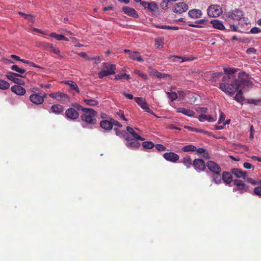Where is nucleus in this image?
<instances>
[{"instance_id":"1","label":"nucleus","mask_w":261,"mask_h":261,"mask_svg":"<svg viewBox=\"0 0 261 261\" xmlns=\"http://www.w3.org/2000/svg\"><path fill=\"white\" fill-rule=\"evenodd\" d=\"M224 71L225 75L223 76V83H220L219 88L226 94L232 96L240 88L245 89L252 85L249 75L245 72L239 73L238 79H236L234 73L237 69L226 68H224Z\"/></svg>"},{"instance_id":"2","label":"nucleus","mask_w":261,"mask_h":261,"mask_svg":"<svg viewBox=\"0 0 261 261\" xmlns=\"http://www.w3.org/2000/svg\"><path fill=\"white\" fill-rule=\"evenodd\" d=\"M81 109L84 113L81 116L82 121V125L84 128H91L92 125L96 123V112L92 109L84 108L79 106L77 108Z\"/></svg>"},{"instance_id":"3","label":"nucleus","mask_w":261,"mask_h":261,"mask_svg":"<svg viewBox=\"0 0 261 261\" xmlns=\"http://www.w3.org/2000/svg\"><path fill=\"white\" fill-rule=\"evenodd\" d=\"M243 15V13L242 11L239 9H235L225 13L224 17L227 20L231 19L234 20H238L239 21L240 24L241 21H244L245 23H247V18L244 17Z\"/></svg>"},{"instance_id":"4","label":"nucleus","mask_w":261,"mask_h":261,"mask_svg":"<svg viewBox=\"0 0 261 261\" xmlns=\"http://www.w3.org/2000/svg\"><path fill=\"white\" fill-rule=\"evenodd\" d=\"M122 134L123 138L126 141L125 145L127 147L132 150L137 149L139 147L140 143L137 141L138 140L129 137L128 134L125 131L123 130Z\"/></svg>"},{"instance_id":"5","label":"nucleus","mask_w":261,"mask_h":261,"mask_svg":"<svg viewBox=\"0 0 261 261\" xmlns=\"http://www.w3.org/2000/svg\"><path fill=\"white\" fill-rule=\"evenodd\" d=\"M207 15L212 17H216L220 16L222 13L221 7L217 5H211L207 10Z\"/></svg>"},{"instance_id":"6","label":"nucleus","mask_w":261,"mask_h":261,"mask_svg":"<svg viewBox=\"0 0 261 261\" xmlns=\"http://www.w3.org/2000/svg\"><path fill=\"white\" fill-rule=\"evenodd\" d=\"M188 9V5L185 3H178L174 5L173 11L176 13L181 14Z\"/></svg>"},{"instance_id":"7","label":"nucleus","mask_w":261,"mask_h":261,"mask_svg":"<svg viewBox=\"0 0 261 261\" xmlns=\"http://www.w3.org/2000/svg\"><path fill=\"white\" fill-rule=\"evenodd\" d=\"M16 76H20L21 77H23V75H21L19 74H16L15 73H13L12 72H9L6 75V76L8 79L12 81L14 83L18 85L23 84L24 82L21 79L16 78L15 77Z\"/></svg>"},{"instance_id":"8","label":"nucleus","mask_w":261,"mask_h":261,"mask_svg":"<svg viewBox=\"0 0 261 261\" xmlns=\"http://www.w3.org/2000/svg\"><path fill=\"white\" fill-rule=\"evenodd\" d=\"M193 166L197 172L204 171L205 168V164L202 159H195L193 162Z\"/></svg>"},{"instance_id":"9","label":"nucleus","mask_w":261,"mask_h":261,"mask_svg":"<svg viewBox=\"0 0 261 261\" xmlns=\"http://www.w3.org/2000/svg\"><path fill=\"white\" fill-rule=\"evenodd\" d=\"M66 117L70 120H75L79 116V112L73 108H68L65 112Z\"/></svg>"},{"instance_id":"10","label":"nucleus","mask_w":261,"mask_h":261,"mask_svg":"<svg viewBox=\"0 0 261 261\" xmlns=\"http://www.w3.org/2000/svg\"><path fill=\"white\" fill-rule=\"evenodd\" d=\"M163 157L168 161L176 163L179 159L178 154L174 152H166L163 154Z\"/></svg>"},{"instance_id":"11","label":"nucleus","mask_w":261,"mask_h":261,"mask_svg":"<svg viewBox=\"0 0 261 261\" xmlns=\"http://www.w3.org/2000/svg\"><path fill=\"white\" fill-rule=\"evenodd\" d=\"M142 6L151 13L156 12L158 9V6L154 2H142Z\"/></svg>"},{"instance_id":"12","label":"nucleus","mask_w":261,"mask_h":261,"mask_svg":"<svg viewBox=\"0 0 261 261\" xmlns=\"http://www.w3.org/2000/svg\"><path fill=\"white\" fill-rule=\"evenodd\" d=\"M233 185L236 186L237 188L236 189H233V191H247L248 187L246 185L243 181L241 180L236 179L233 180Z\"/></svg>"},{"instance_id":"13","label":"nucleus","mask_w":261,"mask_h":261,"mask_svg":"<svg viewBox=\"0 0 261 261\" xmlns=\"http://www.w3.org/2000/svg\"><path fill=\"white\" fill-rule=\"evenodd\" d=\"M30 101L35 105H40L43 102V97L39 93H34L29 97Z\"/></svg>"},{"instance_id":"14","label":"nucleus","mask_w":261,"mask_h":261,"mask_svg":"<svg viewBox=\"0 0 261 261\" xmlns=\"http://www.w3.org/2000/svg\"><path fill=\"white\" fill-rule=\"evenodd\" d=\"M206 165L208 169L210 170V171H211L213 173L218 172H221V171L220 167L217 164H216L215 162L213 161H208L206 163Z\"/></svg>"},{"instance_id":"15","label":"nucleus","mask_w":261,"mask_h":261,"mask_svg":"<svg viewBox=\"0 0 261 261\" xmlns=\"http://www.w3.org/2000/svg\"><path fill=\"white\" fill-rule=\"evenodd\" d=\"M198 119L200 122L207 121L210 122H213L217 120V116L216 115L212 116L211 115H206L205 114H201L198 116Z\"/></svg>"},{"instance_id":"16","label":"nucleus","mask_w":261,"mask_h":261,"mask_svg":"<svg viewBox=\"0 0 261 261\" xmlns=\"http://www.w3.org/2000/svg\"><path fill=\"white\" fill-rule=\"evenodd\" d=\"M189 16L192 19H198L200 18L202 15V12L199 9H193L190 10L188 13Z\"/></svg>"},{"instance_id":"17","label":"nucleus","mask_w":261,"mask_h":261,"mask_svg":"<svg viewBox=\"0 0 261 261\" xmlns=\"http://www.w3.org/2000/svg\"><path fill=\"white\" fill-rule=\"evenodd\" d=\"M111 68H110L109 70L102 69L99 71L98 73V77L100 79H102L105 76H107L108 75L115 74L114 67L113 66H111Z\"/></svg>"},{"instance_id":"18","label":"nucleus","mask_w":261,"mask_h":261,"mask_svg":"<svg viewBox=\"0 0 261 261\" xmlns=\"http://www.w3.org/2000/svg\"><path fill=\"white\" fill-rule=\"evenodd\" d=\"M122 11L125 14L134 18H136L138 16L136 11L132 8L124 7L122 8Z\"/></svg>"},{"instance_id":"19","label":"nucleus","mask_w":261,"mask_h":261,"mask_svg":"<svg viewBox=\"0 0 261 261\" xmlns=\"http://www.w3.org/2000/svg\"><path fill=\"white\" fill-rule=\"evenodd\" d=\"M135 101L138 104L140 107L145 110V111L147 110H148L149 108L148 104L145 101V99L142 97H135Z\"/></svg>"},{"instance_id":"20","label":"nucleus","mask_w":261,"mask_h":261,"mask_svg":"<svg viewBox=\"0 0 261 261\" xmlns=\"http://www.w3.org/2000/svg\"><path fill=\"white\" fill-rule=\"evenodd\" d=\"M11 90L17 95H23L25 93V89L20 85L12 86Z\"/></svg>"},{"instance_id":"21","label":"nucleus","mask_w":261,"mask_h":261,"mask_svg":"<svg viewBox=\"0 0 261 261\" xmlns=\"http://www.w3.org/2000/svg\"><path fill=\"white\" fill-rule=\"evenodd\" d=\"M231 173L238 178H245L247 174L246 171H243L241 169L238 168H233L231 169Z\"/></svg>"},{"instance_id":"22","label":"nucleus","mask_w":261,"mask_h":261,"mask_svg":"<svg viewBox=\"0 0 261 261\" xmlns=\"http://www.w3.org/2000/svg\"><path fill=\"white\" fill-rule=\"evenodd\" d=\"M126 130L130 134L132 135L133 138L135 139L141 141L144 140V139L141 137L138 134H137L132 127L129 126H127Z\"/></svg>"},{"instance_id":"23","label":"nucleus","mask_w":261,"mask_h":261,"mask_svg":"<svg viewBox=\"0 0 261 261\" xmlns=\"http://www.w3.org/2000/svg\"><path fill=\"white\" fill-rule=\"evenodd\" d=\"M100 126L103 129L106 130H110L112 128V124H111V120H102L100 122Z\"/></svg>"},{"instance_id":"24","label":"nucleus","mask_w":261,"mask_h":261,"mask_svg":"<svg viewBox=\"0 0 261 261\" xmlns=\"http://www.w3.org/2000/svg\"><path fill=\"white\" fill-rule=\"evenodd\" d=\"M177 112L189 117H193L195 114V113L193 111L184 108H178Z\"/></svg>"},{"instance_id":"25","label":"nucleus","mask_w":261,"mask_h":261,"mask_svg":"<svg viewBox=\"0 0 261 261\" xmlns=\"http://www.w3.org/2000/svg\"><path fill=\"white\" fill-rule=\"evenodd\" d=\"M222 179L225 183L229 184L232 181L231 174L228 172H224L222 174Z\"/></svg>"},{"instance_id":"26","label":"nucleus","mask_w":261,"mask_h":261,"mask_svg":"<svg viewBox=\"0 0 261 261\" xmlns=\"http://www.w3.org/2000/svg\"><path fill=\"white\" fill-rule=\"evenodd\" d=\"M211 23L212 24L213 27L214 28L221 30L225 29V27L222 22L218 19L212 20Z\"/></svg>"},{"instance_id":"27","label":"nucleus","mask_w":261,"mask_h":261,"mask_svg":"<svg viewBox=\"0 0 261 261\" xmlns=\"http://www.w3.org/2000/svg\"><path fill=\"white\" fill-rule=\"evenodd\" d=\"M64 83L70 86L71 89L74 90L77 93L80 92L79 87L76 83L72 81H66Z\"/></svg>"},{"instance_id":"28","label":"nucleus","mask_w":261,"mask_h":261,"mask_svg":"<svg viewBox=\"0 0 261 261\" xmlns=\"http://www.w3.org/2000/svg\"><path fill=\"white\" fill-rule=\"evenodd\" d=\"M206 23V20L205 19H201L195 21V23H189L188 25L191 27L199 28L202 27L200 24L204 25Z\"/></svg>"},{"instance_id":"29","label":"nucleus","mask_w":261,"mask_h":261,"mask_svg":"<svg viewBox=\"0 0 261 261\" xmlns=\"http://www.w3.org/2000/svg\"><path fill=\"white\" fill-rule=\"evenodd\" d=\"M57 100L62 102H66L69 101V97L64 93L58 92Z\"/></svg>"},{"instance_id":"30","label":"nucleus","mask_w":261,"mask_h":261,"mask_svg":"<svg viewBox=\"0 0 261 261\" xmlns=\"http://www.w3.org/2000/svg\"><path fill=\"white\" fill-rule=\"evenodd\" d=\"M51 110L53 113L59 114L63 111V107L60 105H54L51 107Z\"/></svg>"},{"instance_id":"31","label":"nucleus","mask_w":261,"mask_h":261,"mask_svg":"<svg viewBox=\"0 0 261 261\" xmlns=\"http://www.w3.org/2000/svg\"><path fill=\"white\" fill-rule=\"evenodd\" d=\"M243 89H244L240 88L239 90H238V92L234 97V99L239 102H241L244 100V97L243 96L242 91Z\"/></svg>"},{"instance_id":"32","label":"nucleus","mask_w":261,"mask_h":261,"mask_svg":"<svg viewBox=\"0 0 261 261\" xmlns=\"http://www.w3.org/2000/svg\"><path fill=\"white\" fill-rule=\"evenodd\" d=\"M129 58L133 60H137L138 62H142L143 59L138 51H134L129 54Z\"/></svg>"},{"instance_id":"33","label":"nucleus","mask_w":261,"mask_h":261,"mask_svg":"<svg viewBox=\"0 0 261 261\" xmlns=\"http://www.w3.org/2000/svg\"><path fill=\"white\" fill-rule=\"evenodd\" d=\"M220 172H221L214 173L212 175L213 181L216 184H220L222 182V177Z\"/></svg>"},{"instance_id":"34","label":"nucleus","mask_w":261,"mask_h":261,"mask_svg":"<svg viewBox=\"0 0 261 261\" xmlns=\"http://www.w3.org/2000/svg\"><path fill=\"white\" fill-rule=\"evenodd\" d=\"M196 146L192 144L186 145L181 148V150L184 152H194L196 151Z\"/></svg>"},{"instance_id":"35","label":"nucleus","mask_w":261,"mask_h":261,"mask_svg":"<svg viewBox=\"0 0 261 261\" xmlns=\"http://www.w3.org/2000/svg\"><path fill=\"white\" fill-rule=\"evenodd\" d=\"M181 163H183L184 165L186 166L187 168H190L192 165V161L190 156L188 155L185 156L182 159Z\"/></svg>"},{"instance_id":"36","label":"nucleus","mask_w":261,"mask_h":261,"mask_svg":"<svg viewBox=\"0 0 261 261\" xmlns=\"http://www.w3.org/2000/svg\"><path fill=\"white\" fill-rule=\"evenodd\" d=\"M130 79L129 75L126 73H120L118 74L115 75L114 80H120L125 79L126 80H128Z\"/></svg>"},{"instance_id":"37","label":"nucleus","mask_w":261,"mask_h":261,"mask_svg":"<svg viewBox=\"0 0 261 261\" xmlns=\"http://www.w3.org/2000/svg\"><path fill=\"white\" fill-rule=\"evenodd\" d=\"M84 101L86 105L91 107L96 106L98 103V101L94 99L85 98Z\"/></svg>"},{"instance_id":"38","label":"nucleus","mask_w":261,"mask_h":261,"mask_svg":"<svg viewBox=\"0 0 261 261\" xmlns=\"http://www.w3.org/2000/svg\"><path fill=\"white\" fill-rule=\"evenodd\" d=\"M11 69L12 70L18 72L17 74H19L22 75V74H24L25 72V70L18 67L17 65H14L11 66Z\"/></svg>"},{"instance_id":"39","label":"nucleus","mask_w":261,"mask_h":261,"mask_svg":"<svg viewBox=\"0 0 261 261\" xmlns=\"http://www.w3.org/2000/svg\"><path fill=\"white\" fill-rule=\"evenodd\" d=\"M10 87V84L6 81L0 80V89L2 90L8 89Z\"/></svg>"},{"instance_id":"40","label":"nucleus","mask_w":261,"mask_h":261,"mask_svg":"<svg viewBox=\"0 0 261 261\" xmlns=\"http://www.w3.org/2000/svg\"><path fill=\"white\" fill-rule=\"evenodd\" d=\"M142 146L145 149H152L154 146V144L151 141H145L142 143Z\"/></svg>"},{"instance_id":"41","label":"nucleus","mask_w":261,"mask_h":261,"mask_svg":"<svg viewBox=\"0 0 261 261\" xmlns=\"http://www.w3.org/2000/svg\"><path fill=\"white\" fill-rule=\"evenodd\" d=\"M166 94L171 101H173L177 98V94L175 92H167Z\"/></svg>"},{"instance_id":"42","label":"nucleus","mask_w":261,"mask_h":261,"mask_svg":"<svg viewBox=\"0 0 261 261\" xmlns=\"http://www.w3.org/2000/svg\"><path fill=\"white\" fill-rule=\"evenodd\" d=\"M156 28L162 29H166V30H177L178 28L177 27H171L169 25H156Z\"/></svg>"},{"instance_id":"43","label":"nucleus","mask_w":261,"mask_h":261,"mask_svg":"<svg viewBox=\"0 0 261 261\" xmlns=\"http://www.w3.org/2000/svg\"><path fill=\"white\" fill-rule=\"evenodd\" d=\"M134 73H135V74L138 75L140 77H142L144 80H147V77H148L146 73L141 71L140 70H139L138 69H135L134 71Z\"/></svg>"},{"instance_id":"44","label":"nucleus","mask_w":261,"mask_h":261,"mask_svg":"<svg viewBox=\"0 0 261 261\" xmlns=\"http://www.w3.org/2000/svg\"><path fill=\"white\" fill-rule=\"evenodd\" d=\"M196 152L200 154H203L202 155V156L205 158H207L208 157V153L206 152V150L202 148H199L197 149L196 150Z\"/></svg>"},{"instance_id":"45","label":"nucleus","mask_w":261,"mask_h":261,"mask_svg":"<svg viewBox=\"0 0 261 261\" xmlns=\"http://www.w3.org/2000/svg\"><path fill=\"white\" fill-rule=\"evenodd\" d=\"M101 65H102V67L103 68V69H106L107 70H109L110 68L112 67L111 66H114V72L115 73V70L116 69L115 65L112 64H109L107 63H102Z\"/></svg>"},{"instance_id":"46","label":"nucleus","mask_w":261,"mask_h":261,"mask_svg":"<svg viewBox=\"0 0 261 261\" xmlns=\"http://www.w3.org/2000/svg\"><path fill=\"white\" fill-rule=\"evenodd\" d=\"M87 60L93 61L95 64H98L101 62V59L99 56L94 57H87Z\"/></svg>"},{"instance_id":"47","label":"nucleus","mask_w":261,"mask_h":261,"mask_svg":"<svg viewBox=\"0 0 261 261\" xmlns=\"http://www.w3.org/2000/svg\"><path fill=\"white\" fill-rule=\"evenodd\" d=\"M49 36L55 38L58 41L62 40L63 38V36L62 35H59L56 33H51L49 34Z\"/></svg>"},{"instance_id":"48","label":"nucleus","mask_w":261,"mask_h":261,"mask_svg":"<svg viewBox=\"0 0 261 261\" xmlns=\"http://www.w3.org/2000/svg\"><path fill=\"white\" fill-rule=\"evenodd\" d=\"M253 194L261 197V187H257L254 188Z\"/></svg>"},{"instance_id":"49","label":"nucleus","mask_w":261,"mask_h":261,"mask_svg":"<svg viewBox=\"0 0 261 261\" xmlns=\"http://www.w3.org/2000/svg\"><path fill=\"white\" fill-rule=\"evenodd\" d=\"M170 75L168 74H165L163 73L160 72L158 71L156 75H155V77H156L158 79H164L166 77L169 76Z\"/></svg>"},{"instance_id":"50","label":"nucleus","mask_w":261,"mask_h":261,"mask_svg":"<svg viewBox=\"0 0 261 261\" xmlns=\"http://www.w3.org/2000/svg\"><path fill=\"white\" fill-rule=\"evenodd\" d=\"M21 62L23 63L27 64L29 65L30 66H33V67H38L37 65H36L34 63H33V62H31L30 61H29V60H25L23 59L22 60H21Z\"/></svg>"},{"instance_id":"51","label":"nucleus","mask_w":261,"mask_h":261,"mask_svg":"<svg viewBox=\"0 0 261 261\" xmlns=\"http://www.w3.org/2000/svg\"><path fill=\"white\" fill-rule=\"evenodd\" d=\"M225 119V115L224 113L220 111V117L218 120V123L220 124L223 122Z\"/></svg>"},{"instance_id":"52","label":"nucleus","mask_w":261,"mask_h":261,"mask_svg":"<svg viewBox=\"0 0 261 261\" xmlns=\"http://www.w3.org/2000/svg\"><path fill=\"white\" fill-rule=\"evenodd\" d=\"M110 120L111 124H112V126L113 125L117 126L119 127H121L122 126V125L118 121L112 118Z\"/></svg>"},{"instance_id":"53","label":"nucleus","mask_w":261,"mask_h":261,"mask_svg":"<svg viewBox=\"0 0 261 261\" xmlns=\"http://www.w3.org/2000/svg\"><path fill=\"white\" fill-rule=\"evenodd\" d=\"M247 181L249 183L251 184L252 185H259V180H255L251 178H247Z\"/></svg>"},{"instance_id":"54","label":"nucleus","mask_w":261,"mask_h":261,"mask_svg":"<svg viewBox=\"0 0 261 261\" xmlns=\"http://www.w3.org/2000/svg\"><path fill=\"white\" fill-rule=\"evenodd\" d=\"M54 47L55 46L53 45V44H49V43L46 44L44 46L45 48L47 50L50 51V52H51L53 51Z\"/></svg>"},{"instance_id":"55","label":"nucleus","mask_w":261,"mask_h":261,"mask_svg":"<svg viewBox=\"0 0 261 261\" xmlns=\"http://www.w3.org/2000/svg\"><path fill=\"white\" fill-rule=\"evenodd\" d=\"M260 32H261V30L257 27H253L250 31V32L252 34H257Z\"/></svg>"},{"instance_id":"56","label":"nucleus","mask_w":261,"mask_h":261,"mask_svg":"<svg viewBox=\"0 0 261 261\" xmlns=\"http://www.w3.org/2000/svg\"><path fill=\"white\" fill-rule=\"evenodd\" d=\"M156 149L159 151H165L166 148L163 145L158 144L155 146Z\"/></svg>"},{"instance_id":"57","label":"nucleus","mask_w":261,"mask_h":261,"mask_svg":"<svg viewBox=\"0 0 261 261\" xmlns=\"http://www.w3.org/2000/svg\"><path fill=\"white\" fill-rule=\"evenodd\" d=\"M117 115L119 116V117L125 121H127V119L125 118L124 115L123 114V112L122 111L119 110V112L117 113Z\"/></svg>"},{"instance_id":"58","label":"nucleus","mask_w":261,"mask_h":261,"mask_svg":"<svg viewBox=\"0 0 261 261\" xmlns=\"http://www.w3.org/2000/svg\"><path fill=\"white\" fill-rule=\"evenodd\" d=\"M243 166L245 168L249 169L251 168H254V167L249 163L245 162L243 164Z\"/></svg>"},{"instance_id":"59","label":"nucleus","mask_w":261,"mask_h":261,"mask_svg":"<svg viewBox=\"0 0 261 261\" xmlns=\"http://www.w3.org/2000/svg\"><path fill=\"white\" fill-rule=\"evenodd\" d=\"M246 53L248 54H255L256 53V50L254 48H249L247 49Z\"/></svg>"},{"instance_id":"60","label":"nucleus","mask_w":261,"mask_h":261,"mask_svg":"<svg viewBox=\"0 0 261 261\" xmlns=\"http://www.w3.org/2000/svg\"><path fill=\"white\" fill-rule=\"evenodd\" d=\"M24 18L31 22H33L34 21V17L31 14H27V15H25Z\"/></svg>"},{"instance_id":"61","label":"nucleus","mask_w":261,"mask_h":261,"mask_svg":"<svg viewBox=\"0 0 261 261\" xmlns=\"http://www.w3.org/2000/svg\"><path fill=\"white\" fill-rule=\"evenodd\" d=\"M158 71L155 69L150 68L149 69L150 75L153 76H155V75H156Z\"/></svg>"},{"instance_id":"62","label":"nucleus","mask_w":261,"mask_h":261,"mask_svg":"<svg viewBox=\"0 0 261 261\" xmlns=\"http://www.w3.org/2000/svg\"><path fill=\"white\" fill-rule=\"evenodd\" d=\"M51 52L54 53L55 54L58 55V56L61 55V51H60V49L56 47H54V48H53V50Z\"/></svg>"},{"instance_id":"63","label":"nucleus","mask_w":261,"mask_h":261,"mask_svg":"<svg viewBox=\"0 0 261 261\" xmlns=\"http://www.w3.org/2000/svg\"><path fill=\"white\" fill-rule=\"evenodd\" d=\"M58 95V92L51 93L49 94V96L50 97L54 98L56 100L57 99Z\"/></svg>"},{"instance_id":"64","label":"nucleus","mask_w":261,"mask_h":261,"mask_svg":"<svg viewBox=\"0 0 261 261\" xmlns=\"http://www.w3.org/2000/svg\"><path fill=\"white\" fill-rule=\"evenodd\" d=\"M198 111L199 113L205 114L207 112V109L206 108H200Z\"/></svg>"}]
</instances>
